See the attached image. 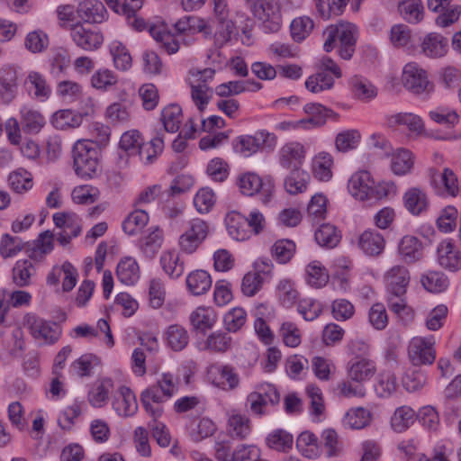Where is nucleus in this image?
Listing matches in <instances>:
<instances>
[{
	"mask_svg": "<svg viewBox=\"0 0 461 461\" xmlns=\"http://www.w3.org/2000/svg\"><path fill=\"white\" fill-rule=\"evenodd\" d=\"M34 272L35 269L31 260H18L13 268L14 283L20 287L29 285Z\"/></svg>",
	"mask_w": 461,
	"mask_h": 461,
	"instance_id": "bf43d9fd",
	"label": "nucleus"
},
{
	"mask_svg": "<svg viewBox=\"0 0 461 461\" xmlns=\"http://www.w3.org/2000/svg\"><path fill=\"white\" fill-rule=\"evenodd\" d=\"M149 33L168 54H174L179 50V43L175 35L168 32L165 25H149Z\"/></svg>",
	"mask_w": 461,
	"mask_h": 461,
	"instance_id": "79ce46f5",
	"label": "nucleus"
},
{
	"mask_svg": "<svg viewBox=\"0 0 461 461\" xmlns=\"http://www.w3.org/2000/svg\"><path fill=\"white\" fill-rule=\"evenodd\" d=\"M420 282L423 287L430 293H441L448 286L447 277L441 272L430 271L422 276Z\"/></svg>",
	"mask_w": 461,
	"mask_h": 461,
	"instance_id": "0e129e2a",
	"label": "nucleus"
},
{
	"mask_svg": "<svg viewBox=\"0 0 461 461\" xmlns=\"http://www.w3.org/2000/svg\"><path fill=\"white\" fill-rule=\"evenodd\" d=\"M310 175L300 168L292 169L285 180V187L289 194H296L303 192L310 181Z\"/></svg>",
	"mask_w": 461,
	"mask_h": 461,
	"instance_id": "8fccbe9b",
	"label": "nucleus"
},
{
	"mask_svg": "<svg viewBox=\"0 0 461 461\" xmlns=\"http://www.w3.org/2000/svg\"><path fill=\"white\" fill-rule=\"evenodd\" d=\"M410 280V272L405 267L393 266L384 275L387 294H405Z\"/></svg>",
	"mask_w": 461,
	"mask_h": 461,
	"instance_id": "dca6fc26",
	"label": "nucleus"
},
{
	"mask_svg": "<svg viewBox=\"0 0 461 461\" xmlns=\"http://www.w3.org/2000/svg\"><path fill=\"white\" fill-rule=\"evenodd\" d=\"M231 337L221 330L212 332L204 342V348L213 352H226L231 347Z\"/></svg>",
	"mask_w": 461,
	"mask_h": 461,
	"instance_id": "680f3d73",
	"label": "nucleus"
},
{
	"mask_svg": "<svg viewBox=\"0 0 461 461\" xmlns=\"http://www.w3.org/2000/svg\"><path fill=\"white\" fill-rule=\"evenodd\" d=\"M174 28L177 34L193 35L197 32H203L205 35H210L212 33L204 20L193 15L179 19L174 24Z\"/></svg>",
	"mask_w": 461,
	"mask_h": 461,
	"instance_id": "c756f323",
	"label": "nucleus"
},
{
	"mask_svg": "<svg viewBox=\"0 0 461 461\" xmlns=\"http://www.w3.org/2000/svg\"><path fill=\"white\" fill-rule=\"evenodd\" d=\"M254 16L262 23L266 32H277L282 26L281 6L276 0H255L251 6Z\"/></svg>",
	"mask_w": 461,
	"mask_h": 461,
	"instance_id": "0eeeda50",
	"label": "nucleus"
},
{
	"mask_svg": "<svg viewBox=\"0 0 461 461\" xmlns=\"http://www.w3.org/2000/svg\"><path fill=\"white\" fill-rule=\"evenodd\" d=\"M313 27V21L310 17H296L290 24L291 37L295 42H302L311 34Z\"/></svg>",
	"mask_w": 461,
	"mask_h": 461,
	"instance_id": "6e6d98bb",
	"label": "nucleus"
},
{
	"mask_svg": "<svg viewBox=\"0 0 461 461\" xmlns=\"http://www.w3.org/2000/svg\"><path fill=\"white\" fill-rule=\"evenodd\" d=\"M306 155L304 146L298 141H289L279 150V164L286 169H297L302 166Z\"/></svg>",
	"mask_w": 461,
	"mask_h": 461,
	"instance_id": "a211bd4d",
	"label": "nucleus"
},
{
	"mask_svg": "<svg viewBox=\"0 0 461 461\" xmlns=\"http://www.w3.org/2000/svg\"><path fill=\"white\" fill-rule=\"evenodd\" d=\"M358 246L365 254L375 257L384 251L385 240L377 230H366L359 236Z\"/></svg>",
	"mask_w": 461,
	"mask_h": 461,
	"instance_id": "412c9836",
	"label": "nucleus"
},
{
	"mask_svg": "<svg viewBox=\"0 0 461 461\" xmlns=\"http://www.w3.org/2000/svg\"><path fill=\"white\" fill-rule=\"evenodd\" d=\"M18 68L5 65L0 68V103L9 104L18 95Z\"/></svg>",
	"mask_w": 461,
	"mask_h": 461,
	"instance_id": "ddd939ff",
	"label": "nucleus"
},
{
	"mask_svg": "<svg viewBox=\"0 0 461 461\" xmlns=\"http://www.w3.org/2000/svg\"><path fill=\"white\" fill-rule=\"evenodd\" d=\"M178 390V376H162L156 384L149 386L140 394V402L146 412L153 418L149 426L152 437L157 443L167 447L170 445L171 437L167 426L157 420L164 412L163 404Z\"/></svg>",
	"mask_w": 461,
	"mask_h": 461,
	"instance_id": "f257e3e1",
	"label": "nucleus"
},
{
	"mask_svg": "<svg viewBox=\"0 0 461 461\" xmlns=\"http://www.w3.org/2000/svg\"><path fill=\"white\" fill-rule=\"evenodd\" d=\"M69 372L74 375H90L91 373L102 372V364L99 357L93 354L82 355L75 360Z\"/></svg>",
	"mask_w": 461,
	"mask_h": 461,
	"instance_id": "c9c22d12",
	"label": "nucleus"
},
{
	"mask_svg": "<svg viewBox=\"0 0 461 461\" xmlns=\"http://www.w3.org/2000/svg\"><path fill=\"white\" fill-rule=\"evenodd\" d=\"M421 49L428 57H442L447 50V40L440 34L429 33L424 38Z\"/></svg>",
	"mask_w": 461,
	"mask_h": 461,
	"instance_id": "58836bf2",
	"label": "nucleus"
},
{
	"mask_svg": "<svg viewBox=\"0 0 461 461\" xmlns=\"http://www.w3.org/2000/svg\"><path fill=\"white\" fill-rule=\"evenodd\" d=\"M113 389L114 383L111 377L107 376L98 380L88 392L89 403L95 408H101L106 403L109 394L113 393Z\"/></svg>",
	"mask_w": 461,
	"mask_h": 461,
	"instance_id": "b1692460",
	"label": "nucleus"
},
{
	"mask_svg": "<svg viewBox=\"0 0 461 461\" xmlns=\"http://www.w3.org/2000/svg\"><path fill=\"white\" fill-rule=\"evenodd\" d=\"M228 234L237 241L249 240V229L245 227V215L237 211L228 212L224 219Z\"/></svg>",
	"mask_w": 461,
	"mask_h": 461,
	"instance_id": "393cba45",
	"label": "nucleus"
},
{
	"mask_svg": "<svg viewBox=\"0 0 461 461\" xmlns=\"http://www.w3.org/2000/svg\"><path fill=\"white\" fill-rule=\"evenodd\" d=\"M294 437L285 429H278L270 433L267 438V446L275 450L286 452L293 447Z\"/></svg>",
	"mask_w": 461,
	"mask_h": 461,
	"instance_id": "4d7b16f0",
	"label": "nucleus"
},
{
	"mask_svg": "<svg viewBox=\"0 0 461 461\" xmlns=\"http://www.w3.org/2000/svg\"><path fill=\"white\" fill-rule=\"evenodd\" d=\"M164 149V133L157 134L147 143H141L137 151L140 160L145 164H152Z\"/></svg>",
	"mask_w": 461,
	"mask_h": 461,
	"instance_id": "c85d7f7f",
	"label": "nucleus"
},
{
	"mask_svg": "<svg viewBox=\"0 0 461 461\" xmlns=\"http://www.w3.org/2000/svg\"><path fill=\"white\" fill-rule=\"evenodd\" d=\"M398 252L402 261L413 264L423 257L422 243L418 238L406 235L398 244Z\"/></svg>",
	"mask_w": 461,
	"mask_h": 461,
	"instance_id": "aec40b11",
	"label": "nucleus"
},
{
	"mask_svg": "<svg viewBox=\"0 0 461 461\" xmlns=\"http://www.w3.org/2000/svg\"><path fill=\"white\" fill-rule=\"evenodd\" d=\"M303 111L310 116L311 122H313V126L316 128L323 126L329 118H333L334 120L339 118L337 113L319 103L306 104Z\"/></svg>",
	"mask_w": 461,
	"mask_h": 461,
	"instance_id": "e433bc0d",
	"label": "nucleus"
},
{
	"mask_svg": "<svg viewBox=\"0 0 461 461\" xmlns=\"http://www.w3.org/2000/svg\"><path fill=\"white\" fill-rule=\"evenodd\" d=\"M20 113L22 130L26 134L40 132L46 123L43 115L32 108L24 106L21 109Z\"/></svg>",
	"mask_w": 461,
	"mask_h": 461,
	"instance_id": "cd10ccee",
	"label": "nucleus"
},
{
	"mask_svg": "<svg viewBox=\"0 0 461 461\" xmlns=\"http://www.w3.org/2000/svg\"><path fill=\"white\" fill-rule=\"evenodd\" d=\"M323 36V50L326 52L337 49V53L342 59H352L357 45V27L354 24L343 21L331 24L325 29Z\"/></svg>",
	"mask_w": 461,
	"mask_h": 461,
	"instance_id": "f03ea898",
	"label": "nucleus"
},
{
	"mask_svg": "<svg viewBox=\"0 0 461 461\" xmlns=\"http://www.w3.org/2000/svg\"><path fill=\"white\" fill-rule=\"evenodd\" d=\"M70 64V56L64 48H58L53 50L50 59V73L54 77L63 75Z\"/></svg>",
	"mask_w": 461,
	"mask_h": 461,
	"instance_id": "13d9d810",
	"label": "nucleus"
},
{
	"mask_svg": "<svg viewBox=\"0 0 461 461\" xmlns=\"http://www.w3.org/2000/svg\"><path fill=\"white\" fill-rule=\"evenodd\" d=\"M73 167L77 176L91 179L102 171L101 150L92 140H77L72 149Z\"/></svg>",
	"mask_w": 461,
	"mask_h": 461,
	"instance_id": "7ed1b4c3",
	"label": "nucleus"
},
{
	"mask_svg": "<svg viewBox=\"0 0 461 461\" xmlns=\"http://www.w3.org/2000/svg\"><path fill=\"white\" fill-rule=\"evenodd\" d=\"M405 208L413 215H419L428 207L426 194L420 188H411L403 195Z\"/></svg>",
	"mask_w": 461,
	"mask_h": 461,
	"instance_id": "4c0bfd02",
	"label": "nucleus"
},
{
	"mask_svg": "<svg viewBox=\"0 0 461 461\" xmlns=\"http://www.w3.org/2000/svg\"><path fill=\"white\" fill-rule=\"evenodd\" d=\"M413 158L410 150L402 149L393 154L391 168L395 175L402 176L411 171Z\"/></svg>",
	"mask_w": 461,
	"mask_h": 461,
	"instance_id": "052dcab7",
	"label": "nucleus"
},
{
	"mask_svg": "<svg viewBox=\"0 0 461 461\" xmlns=\"http://www.w3.org/2000/svg\"><path fill=\"white\" fill-rule=\"evenodd\" d=\"M437 260L441 267L450 272H456L461 267L460 252L448 240L441 241L437 249Z\"/></svg>",
	"mask_w": 461,
	"mask_h": 461,
	"instance_id": "6ab92c4d",
	"label": "nucleus"
},
{
	"mask_svg": "<svg viewBox=\"0 0 461 461\" xmlns=\"http://www.w3.org/2000/svg\"><path fill=\"white\" fill-rule=\"evenodd\" d=\"M314 237L320 246L328 249L336 247L341 239L337 228L330 223L321 225L315 231Z\"/></svg>",
	"mask_w": 461,
	"mask_h": 461,
	"instance_id": "de8ad7c7",
	"label": "nucleus"
},
{
	"mask_svg": "<svg viewBox=\"0 0 461 461\" xmlns=\"http://www.w3.org/2000/svg\"><path fill=\"white\" fill-rule=\"evenodd\" d=\"M416 420L415 411L403 405L394 411L391 418V426L395 432L401 433L409 429Z\"/></svg>",
	"mask_w": 461,
	"mask_h": 461,
	"instance_id": "a19ab883",
	"label": "nucleus"
},
{
	"mask_svg": "<svg viewBox=\"0 0 461 461\" xmlns=\"http://www.w3.org/2000/svg\"><path fill=\"white\" fill-rule=\"evenodd\" d=\"M348 188L356 199L369 202L386 198L391 193H394L395 186L389 182L376 184L368 171L361 170L351 176Z\"/></svg>",
	"mask_w": 461,
	"mask_h": 461,
	"instance_id": "20e7f679",
	"label": "nucleus"
},
{
	"mask_svg": "<svg viewBox=\"0 0 461 461\" xmlns=\"http://www.w3.org/2000/svg\"><path fill=\"white\" fill-rule=\"evenodd\" d=\"M296 447L307 458H316L321 455V451L318 438L310 431H303L298 436Z\"/></svg>",
	"mask_w": 461,
	"mask_h": 461,
	"instance_id": "ea45409f",
	"label": "nucleus"
},
{
	"mask_svg": "<svg viewBox=\"0 0 461 461\" xmlns=\"http://www.w3.org/2000/svg\"><path fill=\"white\" fill-rule=\"evenodd\" d=\"M118 280L126 285H132L140 278V267L137 261L131 257H125L120 260L116 268Z\"/></svg>",
	"mask_w": 461,
	"mask_h": 461,
	"instance_id": "473e14b6",
	"label": "nucleus"
},
{
	"mask_svg": "<svg viewBox=\"0 0 461 461\" xmlns=\"http://www.w3.org/2000/svg\"><path fill=\"white\" fill-rule=\"evenodd\" d=\"M349 85L355 97L362 101H367L376 96V88L366 78L354 76L350 78Z\"/></svg>",
	"mask_w": 461,
	"mask_h": 461,
	"instance_id": "09e8293b",
	"label": "nucleus"
},
{
	"mask_svg": "<svg viewBox=\"0 0 461 461\" xmlns=\"http://www.w3.org/2000/svg\"><path fill=\"white\" fill-rule=\"evenodd\" d=\"M23 326L32 337L41 344H55L61 337V327L55 321H46L35 313L23 317Z\"/></svg>",
	"mask_w": 461,
	"mask_h": 461,
	"instance_id": "423d86ee",
	"label": "nucleus"
},
{
	"mask_svg": "<svg viewBox=\"0 0 461 461\" xmlns=\"http://www.w3.org/2000/svg\"><path fill=\"white\" fill-rule=\"evenodd\" d=\"M272 264L269 259H259L256 262L257 271L247 273L241 282V292L246 296H254L258 293L264 284V278L261 272L269 274L271 271Z\"/></svg>",
	"mask_w": 461,
	"mask_h": 461,
	"instance_id": "4468645a",
	"label": "nucleus"
},
{
	"mask_svg": "<svg viewBox=\"0 0 461 461\" xmlns=\"http://www.w3.org/2000/svg\"><path fill=\"white\" fill-rule=\"evenodd\" d=\"M149 215L141 209L131 212L122 221V230L128 235H135L140 232L148 223Z\"/></svg>",
	"mask_w": 461,
	"mask_h": 461,
	"instance_id": "864d4df0",
	"label": "nucleus"
},
{
	"mask_svg": "<svg viewBox=\"0 0 461 461\" xmlns=\"http://www.w3.org/2000/svg\"><path fill=\"white\" fill-rule=\"evenodd\" d=\"M182 109L178 104H169L161 112V121L167 132H176L182 122Z\"/></svg>",
	"mask_w": 461,
	"mask_h": 461,
	"instance_id": "603ef678",
	"label": "nucleus"
},
{
	"mask_svg": "<svg viewBox=\"0 0 461 461\" xmlns=\"http://www.w3.org/2000/svg\"><path fill=\"white\" fill-rule=\"evenodd\" d=\"M189 319L193 329L204 334L206 330L213 327L217 321V316L212 308L200 306L190 314Z\"/></svg>",
	"mask_w": 461,
	"mask_h": 461,
	"instance_id": "5701e85b",
	"label": "nucleus"
},
{
	"mask_svg": "<svg viewBox=\"0 0 461 461\" xmlns=\"http://www.w3.org/2000/svg\"><path fill=\"white\" fill-rule=\"evenodd\" d=\"M230 433L240 438H245L251 431L250 420L245 414L233 412L228 420Z\"/></svg>",
	"mask_w": 461,
	"mask_h": 461,
	"instance_id": "69168bd1",
	"label": "nucleus"
},
{
	"mask_svg": "<svg viewBox=\"0 0 461 461\" xmlns=\"http://www.w3.org/2000/svg\"><path fill=\"white\" fill-rule=\"evenodd\" d=\"M402 81L403 86L414 95H429L434 90V85L429 80L427 72L414 62L404 66Z\"/></svg>",
	"mask_w": 461,
	"mask_h": 461,
	"instance_id": "1a4fd4ad",
	"label": "nucleus"
},
{
	"mask_svg": "<svg viewBox=\"0 0 461 461\" xmlns=\"http://www.w3.org/2000/svg\"><path fill=\"white\" fill-rule=\"evenodd\" d=\"M239 187L242 194L252 196L260 195L264 203L270 201L275 191V184L270 176L264 178L255 173H246L239 178Z\"/></svg>",
	"mask_w": 461,
	"mask_h": 461,
	"instance_id": "6e6552de",
	"label": "nucleus"
},
{
	"mask_svg": "<svg viewBox=\"0 0 461 461\" xmlns=\"http://www.w3.org/2000/svg\"><path fill=\"white\" fill-rule=\"evenodd\" d=\"M185 282L188 291L194 296L206 294L212 287V277L210 274L202 269L189 273Z\"/></svg>",
	"mask_w": 461,
	"mask_h": 461,
	"instance_id": "a878e982",
	"label": "nucleus"
},
{
	"mask_svg": "<svg viewBox=\"0 0 461 461\" xmlns=\"http://www.w3.org/2000/svg\"><path fill=\"white\" fill-rule=\"evenodd\" d=\"M387 125L395 127L397 125L406 126L408 131L418 136L424 131V123L422 119L412 113H398L387 117Z\"/></svg>",
	"mask_w": 461,
	"mask_h": 461,
	"instance_id": "4be33fe9",
	"label": "nucleus"
},
{
	"mask_svg": "<svg viewBox=\"0 0 461 461\" xmlns=\"http://www.w3.org/2000/svg\"><path fill=\"white\" fill-rule=\"evenodd\" d=\"M167 346L174 351H182L189 343L188 331L179 324L169 325L165 333Z\"/></svg>",
	"mask_w": 461,
	"mask_h": 461,
	"instance_id": "72a5a7b5",
	"label": "nucleus"
},
{
	"mask_svg": "<svg viewBox=\"0 0 461 461\" xmlns=\"http://www.w3.org/2000/svg\"><path fill=\"white\" fill-rule=\"evenodd\" d=\"M53 249V234L47 230L40 234L33 244H28L26 253L33 260H41Z\"/></svg>",
	"mask_w": 461,
	"mask_h": 461,
	"instance_id": "f704fd0d",
	"label": "nucleus"
},
{
	"mask_svg": "<svg viewBox=\"0 0 461 461\" xmlns=\"http://www.w3.org/2000/svg\"><path fill=\"white\" fill-rule=\"evenodd\" d=\"M370 421V411L362 407L350 409L343 419L344 425L352 429H361L366 427Z\"/></svg>",
	"mask_w": 461,
	"mask_h": 461,
	"instance_id": "3c124183",
	"label": "nucleus"
},
{
	"mask_svg": "<svg viewBox=\"0 0 461 461\" xmlns=\"http://www.w3.org/2000/svg\"><path fill=\"white\" fill-rule=\"evenodd\" d=\"M163 240V230L156 227L140 240V249L146 255L152 257L161 248Z\"/></svg>",
	"mask_w": 461,
	"mask_h": 461,
	"instance_id": "338daca9",
	"label": "nucleus"
},
{
	"mask_svg": "<svg viewBox=\"0 0 461 461\" xmlns=\"http://www.w3.org/2000/svg\"><path fill=\"white\" fill-rule=\"evenodd\" d=\"M398 9L408 23H418L423 19L424 7L421 0H401Z\"/></svg>",
	"mask_w": 461,
	"mask_h": 461,
	"instance_id": "c03bdc74",
	"label": "nucleus"
},
{
	"mask_svg": "<svg viewBox=\"0 0 461 461\" xmlns=\"http://www.w3.org/2000/svg\"><path fill=\"white\" fill-rule=\"evenodd\" d=\"M433 337L413 338L408 348V355L414 366L431 365L436 358Z\"/></svg>",
	"mask_w": 461,
	"mask_h": 461,
	"instance_id": "f8f14e48",
	"label": "nucleus"
},
{
	"mask_svg": "<svg viewBox=\"0 0 461 461\" xmlns=\"http://www.w3.org/2000/svg\"><path fill=\"white\" fill-rule=\"evenodd\" d=\"M295 243L290 240H278L271 249L273 258L280 264L289 262L295 253Z\"/></svg>",
	"mask_w": 461,
	"mask_h": 461,
	"instance_id": "e2e57ef3",
	"label": "nucleus"
},
{
	"mask_svg": "<svg viewBox=\"0 0 461 461\" xmlns=\"http://www.w3.org/2000/svg\"><path fill=\"white\" fill-rule=\"evenodd\" d=\"M334 77L317 68V72L310 76L305 81V87L312 93H321L330 90L334 86Z\"/></svg>",
	"mask_w": 461,
	"mask_h": 461,
	"instance_id": "49530a36",
	"label": "nucleus"
},
{
	"mask_svg": "<svg viewBox=\"0 0 461 461\" xmlns=\"http://www.w3.org/2000/svg\"><path fill=\"white\" fill-rule=\"evenodd\" d=\"M307 282L315 288H321L329 281V274L325 267L318 262H312L306 267Z\"/></svg>",
	"mask_w": 461,
	"mask_h": 461,
	"instance_id": "774afa93",
	"label": "nucleus"
},
{
	"mask_svg": "<svg viewBox=\"0 0 461 461\" xmlns=\"http://www.w3.org/2000/svg\"><path fill=\"white\" fill-rule=\"evenodd\" d=\"M279 402L280 393L276 388L271 384H264L248 394L245 406L252 416L262 418Z\"/></svg>",
	"mask_w": 461,
	"mask_h": 461,
	"instance_id": "39448f33",
	"label": "nucleus"
},
{
	"mask_svg": "<svg viewBox=\"0 0 461 461\" xmlns=\"http://www.w3.org/2000/svg\"><path fill=\"white\" fill-rule=\"evenodd\" d=\"M276 137L274 133L267 131H259L255 135H244L238 138V148L240 152L245 156L256 153L264 146L271 147L276 143Z\"/></svg>",
	"mask_w": 461,
	"mask_h": 461,
	"instance_id": "f3484780",
	"label": "nucleus"
},
{
	"mask_svg": "<svg viewBox=\"0 0 461 461\" xmlns=\"http://www.w3.org/2000/svg\"><path fill=\"white\" fill-rule=\"evenodd\" d=\"M56 227L68 230L70 235L78 236L81 232L79 218L73 212H56L53 215Z\"/></svg>",
	"mask_w": 461,
	"mask_h": 461,
	"instance_id": "5fc2aeb1",
	"label": "nucleus"
},
{
	"mask_svg": "<svg viewBox=\"0 0 461 461\" xmlns=\"http://www.w3.org/2000/svg\"><path fill=\"white\" fill-rule=\"evenodd\" d=\"M276 294L280 303L285 308L294 306L299 299V292L294 281L285 278L276 286Z\"/></svg>",
	"mask_w": 461,
	"mask_h": 461,
	"instance_id": "37998d69",
	"label": "nucleus"
},
{
	"mask_svg": "<svg viewBox=\"0 0 461 461\" xmlns=\"http://www.w3.org/2000/svg\"><path fill=\"white\" fill-rule=\"evenodd\" d=\"M77 22L85 23H102L107 19V11L99 0H83L76 9Z\"/></svg>",
	"mask_w": 461,
	"mask_h": 461,
	"instance_id": "2eb2a0df",
	"label": "nucleus"
},
{
	"mask_svg": "<svg viewBox=\"0 0 461 461\" xmlns=\"http://www.w3.org/2000/svg\"><path fill=\"white\" fill-rule=\"evenodd\" d=\"M86 409V404L84 401L75 399L73 402L62 410L58 418L59 427L65 431H70L76 424V420Z\"/></svg>",
	"mask_w": 461,
	"mask_h": 461,
	"instance_id": "bb28decb",
	"label": "nucleus"
},
{
	"mask_svg": "<svg viewBox=\"0 0 461 461\" xmlns=\"http://www.w3.org/2000/svg\"><path fill=\"white\" fill-rule=\"evenodd\" d=\"M209 227L201 219H193L187 230L179 237L178 244L183 252L193 254L206 239Z\"/></svg>",
	"mask_w": 461,
	"mask_h": 461,
	"instance_id": "9b49d317",
	"label": "nucleus"
},
{
	"mask_svg": "<svg viewBox=\"0 0 461 461\" xmlns=\"http://www.w3.org/2000/svg\"><path fill=\"white\" fill-rule=\"evenodd\" d=\"M69 31L73 42L86 51H95L104 43V35L99 29L85 26L81 22L71 23Z\"/></svg>",
	"mask_w": 461,
	"mask_h": 461,
	"instance_id": "9d476101",
	"label": "nucleus"
},
{
	"mask_svg": "<svg viewBox=\"0 0 461 461\" xmlns=\"http://www.w3.org/2000/svg\"><path fill=\"white\" fill-rule=\"evenodd\" d=\"M159 261L165 273L172 279L179 278L185 271V261L175 250L164 251Z\"/></svg>",
	"mask_w": 461,
	"mask_h": 461,
	"instance_id": "7c9ffc66",
	"label": "nucleus"
},
{
	"mask_svg": "<svg viewBox=\"0 0 461 461\" xmlns=\"http://www.w3.org/2000/svg\"><path fill=\"white\" fill-rule=\"evenodd\" d=\"M109 49L117 69L126 71L131 68L132 59L125 45L121 41H113L110 43Z\"/></svg>",
	"mask_w": 461,
	"mask_h": 461,
	"instance_id": "a18cd8bd",
	"label": "nucleus"
},
{
	"mask_svg": "<svg viewBox=\"0 0 461 461\" xmlns=\"http://www.w3.org/2000/svg\"><path fill=\"white\" fill-rule=\"evenodd\" d=\"M119 395L121 399H117L113 403V409L121 416H132L138 409L135 394L129 387L121 385L119 386Z\"/></svg>",
	"mask_w": 461,
	"mask_h": 461,
	"instance_id": "2f4dec72",
	"label": "nucleus"
}]
</instances>
